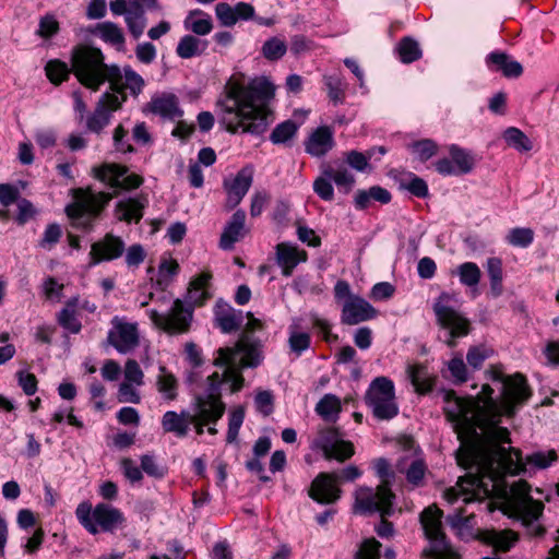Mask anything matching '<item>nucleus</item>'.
Instances as JSON below:
<instances>
[{"instance_id": "f257e3e1", "label": "nucleus", "mask_w": 559, "mask_h": 559, "mask_svg": "<svg viewBox=\"0 0 559 559\" xmlns=\"http://www.w3.org/2000/svg\"><path fill=\"white\" fill-rule=\"evenodd\" d=\"M487 399L481 404L480 399L457 397L454 391L443 393L444 400H453L452 407H445L448 419L461 441L456 451L457 464L478 462L480 468L493 475H499V462L510 468L512 461L506 455L503 443H511L510 432L498 424L502 411L491 397L493 390L489 384L483 385Z\"/></svg>"}, {"instance_id": "f03ea898", "label": "nucleus", "mask_w": 559, "mask_h": 559, "mask_svg": "<svg viewBox=\"0 0 559 559\" xmlns=\"http://www.w3.org/2000/svg\"><path fill=\"white\" fill-rule=\"evenodd\" d=\"M274 86L266 79H254L248 85L229 80L224 88L219 122L230 133L261 134L269 126L272 111L267 103L274 97Z\"/></svg>"}, {"instance_id": "7ed1b4c3", "label": "nucleus", "mask_w": 559, "mask_h": 559, "mask_svg": "<svg viewBox=\"0 0 559 559\" xmlns=\"http://www.w3.org/2000/svg\"><path fill=\"white\" fill-rule=\"evenodd\" d=\"M93 175L99 181L116 190L110 192H95L91 187L72 190L73 202L66 207L72 226L85 231L94 227V222L100 216L109 201L118 195V190L136 189L143 183V178L136 174H129L126 166L115 163H103L93 168Z\"/></svg>"}, {"instance_id": "20e7f679", "label": "nucleus", "mask_w": 559, "mask_h": 559, "mask_svg": "<svg viewBox=\"0 0 559 559\" xmlns=\"http://www.w3.org/2000/svg\"><path fill=\"white\" fill-rule=\"evenodd\" d=\"M503 449L506 451V455H509L512 461V465L510 466V468L507 467V464L504 465L499 462V475H497V477H493V475H490L489 473L480 468L478 462H466L465 464L460 465L465 469L475 468V472H469L465 476L460 477L459 484L466 483L469 486L481 491L484 495L490 496V493L497 489L499 484L503 483V479L508 473L519 475L525 472V464H532L538 468H546L557 460V453L555 450H549L547 453H532L527 455L525 462H523L520 450L514 448Z\"/></svg>"}, {"instance_id": "39448f33", "label": "nucleus", "mask_w": 559, "mask_h": 559, "mask_svg": "<svg viewBox=\"0 0 559 559\" xmlns=\"http://www.w3.org/2000/svg\"><path fill=\"white\" fill-rule=\"evenodd\" d=\"M71 70L82 85L95 92L108 79L120 76L118 66H107L100 49L87 45H78L73 48Z\"/></svg>"}, {"instance_id": "423d86ee", "label": "nucleus", "mask_w": 559, "mask_h": 559, "mask_svg": "<svg viewBox=\"0 0 559 559\" xmlns=\"http://www.w3.org/2000/svg\"><path fill=\"white\" fill-rule=\"evenodd\" d=\"M394 498L395 495L389 493L385 487L380 489L378 495L373 493V489L369 487H359L355 491L354 511L361 514L379 512L381 522L376 527V532L380 537L388 538L394 534L393 524L386 520L393 513Z\"/></svg>"}, {"instance_id": "0eeeda50", "label": "nucleus", "mask_w": 559, "mask_h": 559, "mask_svg": "<svg viewBox=\"0 0 559 559\" xmlns=\"http://www.w3.org/2000/svg\"><path fill=\"white\" fill-rule=\"evenodd\" d=\"M442 510L436 504L424 509L420 523L425 536L432 542V547L423 551V557L430 559H459V554L451 547L442 531Z\"/></svg>"}, {"instance_id": "6e6552de", "label": "nucleus", "mask_w": 559, "mask_h": 559, "mask_svg": "<svg viewBox=\"0 0 559 559\" xmlns=\"http://www.w3.org/2000/svg\"><path fill=\"white\" fill-rule=\"evenodd\" d=\"M361 475L359 468L349 465L337 473H320L312 481L309 496L319 503H334L342 490L336 486L342 481H353Z\"/></svg>"}, {"instance_id": "1a4fd4ad", "label": "nucleus", "mask_w": 559, "mask_h": 559, "mask_svg": "<svg viewBox=\"0 0 559 559\" xmlns=\"http://www.w3.org/2000/svg\"><path fill=\"white\" fill-rule=\"evenodd\" d=\"M365 401L378 419L386 420L397 415L399 407L395 403L394 385L385 377H378L371 382Z\"/></svg>"}, {"instance_id": "9d476101", "label": "nucleus", "mask_w": 559, "mask_h": 559, "mask_svg": "<svg viewBox=\"0 0 559 559\" xmlns=\"http://www.w3.org/2000/svg\"><path fill=\"white\" fill-rule=\"evenodd\" d=\"M209 388L205 394L194 397L192 415L207 424L214 425L225 413L226 405L221 396V380L218 372L207 377Z\"/></svg>"}, {"instance_id": "9b49d317", "label": "nucleus", "mask_w": 559, "mask_h": 559, "mask_svg": "<svg viewBox=\"0 0 559 559\" xmlns=\"http://www.w3.org/2000/svg\"><path fill=\"white\" fill-rule=\"evenodd\" d=\"M491 379L502 383L501 408L508 416H512L518 405L523 404L531 396L526 379L521 373L504 376L500 370L491 368Z\"/></svg>"}, {"instance_id": "f8f14e48", "label": "nucleus", "mask_w": 559, "mask_h": 559, "mask_svg": "<svg viewBox=\"0 0 559 559\" xmlns=\"http://www.w3.org/2000/svg\"><path fill=\"white\" fill-rule=\"evenodd\" d=\"M261 348L262 344L259 340H255L248 334H242L235 347H225L217 350L218 357L214 360V365L223 367L227 362L236 364L237 355L242 353L243 356L240 359V367L254 368L259 366L263 359Z\"/></svg>"}, {"instance_id": "ddd939ff", "label": "nucleus", "mask_w": 559, "mask_h": 559, "mask_svg": "<svg viewBox=\"0 0 559 559\" xmlns=\"http://www.w3.org/2000/svg\"><path fill=\"white\" fill-rule=\"evenodd\" d=\"M453 296L442 293L433 304V312L437 323L441 329L449 332L451 336H466L471 332V322L459 311L451 307Z\"/></svg>"}, {"instance_id": "4468645a", "label": "nucleus", "mask_w": 559, "mask_h": 559, "mask_svg": "<svg viewBox=\"0 0 559 559\" xmlns=\"http://www.w3.org/2000/svg\"><path fill=\"white\" fill-rule=\"evenodd\" d=\"M150 318L156 328L168 334H181L189 331L192 309L186 308L181 299H176L167 314L151 310Z\"/></svg>"}, {"instance_id": "2eb2a0df", "label": "nucleus", "mask_w": 559, "mask_h": 559, "mask_svg": "<svg viewBox=\"0 0 559 559\" xmlns=\"http://www.w3.org/2000/svg\"><path fill=\"white\" fill-rule=\"evenodd\" d=\"M313 445L323 452L326 460L335 459L338 462H344L355 453L353 443L343 440L342 433L336 428L320 430Z\"/></svg>"}, {"instance_id": "dca6fc26", "label": "nucleus", "mask_w": 559, "mask_h": 559, "mask_svg": "<svg viewBox=\"0 0 559 559\" xmlns=\"http://www.w3.org/2000/svg\"><path fill=\"white\" fill-rule=\"evenodd\" d=\"M531 486L525 480H520L511 486L509 504L514 512L522 515L525 520H537L544 510L540 501L534 500L530 496Z\"/></svg>"}, {"instance_id": "f3484780", "label": "nucleus", "mask_w": 559, "mask_h": 559, "mask_svg": "<svg viewBox=\"0 0 559 559\" xmlns=\"http://www.w3.org/2000/svg\"><path fill=\"white\" fill-rule=\"evenodd\" d=\"M123 102H126V96L119 98L117 95L108 92L103 94L93 114L87 117V130L99 133L109 123L111 112L120 109Z\"/></svg>"}, {"instance_id": "a211bd4d", "label": "nucleus", "mask_w": 559, "mask_h": 559, "mask_svg": "<svg viewBox=\"0 0 559 559\" xmlns=\"http://www.w3.org/2000/svg\"><path fill=\"white\" fill-rule=\"evenodd\" d=\"M108 344L119 353L126 354L139 345V333L135 324L122 322L118 318L112 320V329L108 333Z\"/></svg>"}, {"instance_id": "6ab92c4d", "label": "nucleus", "mask_w": 559, "mask_h": 559, "mask_svg": "<svg viewBox=\"0 0 559 559\" xmlns=\"http://www.w3.org/2000/svg\"><path fill=\"white\" fill-rule=\"evenodd\" d=\"M253 181V167L245 166L241 168L231 181L225 180L224 188L227 193V210L235 209L249 191Z\"/></svg>"}, {"instance_id": "aec40b11", "label": "nucleus", "mask_w": 559, "mask_h": 559, "mask_svg": "<svg viewBox=\"0 0 559 559\" xmlns=\"http://www.w3.org/2000/svg\"><path fill=\"white\" fill-rule=\"evenodd\" d=\"M123 251V240L112 234H107L103 239L92 245L90 252L91 264L117 259L122 255Z\"/></svg>"}, {"instance_id": "412c9836", "label": "nucleus", "mask_w": 559, "mask_h": 559, "mask_svg": "<svg viewBox=\"0 0 559 559\" xmlns=\"http://www.w3.org/2000/svg\"><path fill=\"white\" fill-rule=\"evenodd\" d=\"M376 313V309L365 299L358 296L349 297L343 306L342 322L348 325H355L372 319Z\"/></svg>"}, {"instance_id": "4be33fe9", "label": "nucleus", "mask_w": 559, "mask_h": 559, "mask_svg": "<svg viewBox=\"0 0 559 559\" xmlns=\"http://www.w3.org/2000/svg\"><path fill=\"white\" fill-rule=\"evenodd\" d=\"M147 203V197L144 194H141L138 198L121 200L116 204L115 215L120 222L130 223L134 221L135 223H139L143 217V210Z\"/></svg>"}, {"instance_id": "5701e85b", "label": "nucleus", "mask_w": 559, "mask_h": 559, "mask_svg": "<svg viewBox=\"0 0 559 559\" xmlns=\"http://www.w3.org/2000/svg\"><path fill=\"white\" fill-rule=\"evenodd\" d=\"M123 72V75L120 72V76L117 79H108L112 94H120L122 98L127 97L126 90H130L133 96H138L144 86V80L130 68H124Z\"/></svg>"}, {"instance_id": "b1692460", "label": "nucleus", "mask_w": 559, "mask_h": 559, "mask_svg": "<svg viewBox=\"0 0 559 559\" xmlns=\"http://www.w3.org/2000/svg\"><path fill=\"white\" fill-rule=\"evenodd\" d=\"M334 145L333 132L326 127H320L314 130L306 142L307 153L313 156L325 155Z\"/></svg>"}, {"instance_id": "393cba45", "label": "nucleus", "mask_w": 559, "mask_h": 559, "mask_svg": "<svg viewBox=\"0 0 559 559\" xmlns=\"http://www.w3.org/2000/svg\"><path fill=\"white\" fill-rule=\"evenodd\" d=\"M147 107L150 111L164 118L175 119L182 116L177 96L170 93L152 98Z\"/></svg>"}, {"instance_id": "a878e982", "label": "nucleus", "mask_w": 559, "mask_h": 559, "mask_svg": "<svg viewBox=\"0 0 559 559\" xmlns=\"http://www.w3.org/2000/svg\"><path fill=\"white\" fill-rule=\"evenodd\" d=\"M246 213L242 210L236 211L226 227L224 228L219 246L224 250H230L234 243L242 236L245 229Z\"/></svg>"}, {"instance_id": "bb28decb", "label": "nucleus", "mask_w": 559, "mask_h": 559, "mask_svg": "<svg viewBox=\"0 0 559 559\" xmlns=\"http://www.w3.org/2000/svg\"><path fill=\"white\" fill-rule=\"evenodd\" d=\"M189 412H181L180 414L168 411L164 414L162 419V426L165 432H173L177 437L182 438L188 435L190 427Z\"/></svg>"}, {"instance_id": "cd10ccee", "label": "nucleus", "mask_w": 559, "mask_h": 559, "mask_svg": "<svg viewBox=\"0 0 559 559\" xmlns=\"http://www.w3.org/2000/svg\"><path fill=\"white\" fill-rule=\"evenodd\" d=\"M486 62L489 67H495L496 71L500 70L507 78H518L523 72L521 63L511 60L506 52H491L487 56Z\"/></svg>"}, {"instance_id": "c85d7f7f", "label": "nucleus", "mask_w": 559, "mask_h": 559, "mask_svg": "<svg viewBox=\"0 0 559 559\" xmlns=\"http://www.w3.org/2000/svg\"><path fill=\"white\" fill-rule=\"evenodd\" d=\"M93 519L104 531H111L123 521L121 512L106 503H99L95 507Z\"/></svg>"}, {"instance_id": "c756f323", "label": "nucleus", "mask_w": 559, "mask_h": 559, "mask_svg": "<svg viewBox=\"0 0 559 559\" xmlns=\"http://www.w3.org/2000/svg\"><path fill=\"white\" fill-rule=\"evenodd\" d=\"M277 261L283 267V274L290 276L295 266L306 260V252H298L296 248L280 243L276 247Z\"/></svg>"}, {"instance_id": "7c9ffc66", "label": "nucleus", "mask_w": 559, "mask_h": 559, "mask_svg": "<svg viewBox=\"0 0 559 559\" xmlns=\"http://www.w3.org/2000/svg\"><path fill=\"white\" fill-rule=\"evenodd\" d=\"M407 373L416 392L424 394L432 389L435 378L429 374L427 368L424 365L409 366Z\"/></svg>"}, {"instance_id": "2f4dec72", "label": "nucleus", "mask_w": 559, "mask_h": 559, "mask_svg": "<svg viewBox=\"0 0 559 559\" xmlns=\"http://www.w3.org/2000/svg\"><path fill=\"white\" fill-rule=\"evenodd\" d=\"M212 275L203 272L194 278L188 288L186 301L191 306H201L209 298V294L204 290Z\"/></svg>"}, {"instance_id": "473e14b6", "label": "nucleus", "mask_w": 559, "mask_h": 559, "mask_svg": "<svg viewBox=\"0 0 559 559\" xmlns=\"http://www.w3.org/2000/svg\"><path fill=\"white\" fill-rule=\"evenodd\" d=\"M518 536L510 530L506 531H486L483 534V540L497 550L507 551L516 542Z\"/></svg>"}, {"instance_id": "72a5a7b5", "label": "nucleus", "mask_w": 559, "mask_h": 559, "mask_svg": "<svg viewBox=\"0 0 559 559\" xmlns=\"http://www.w3.org/2000/svg\"><path fill=\"white\" fill-rule=\"evenodd\" d=\"M341 411V401L334 394H325L316 405V412L326 421H335Z\"/></svg>"}, {"instance_id": "f704fd0d", "label": "nucleus", "mask_w": 559, "mask_h": 559, "mask_svg": "<svg viewBox=\"0 0 559 559\" xmlns=\"http://www.w3.org/2000/svg\"><path fill=\"white\" fill-rule=\"evenodd\" d=\"M206 48V43L192 35L183 36L178 46L177 55L182 59L200 56Z\"/></svg>"}, {"instance_id": "c9c22d12", "label": "nucleus", "mask_w": 559, "mask_h": 559, "mask_svg": "<svg viewBox=\"0 0 559 559\" xmlns=\"http://www.w3.org/2000/svg\"><path fill=\"white\" fill-rule=\"evenodd\" d=\"M487 273L490 280V290L493 297H498L503 292L502 286V262L499 258H489L487 260Z\"/></svg>"}, {"instance_id": "e433bc0d", "label": "nucleus", "mask_w": 559, "mask_h": 559, "mask_svg": "<svg viewBox=\"0 0 559 559\" xmlns=\"http://www.w3.org/2000/svg\"><path fill=\"white\" fill-rule=\"evenodd\" d=\"M45 72L53 85H60L67 81L72 72L68 64L59 59L49 60L45 66Z\"/></svg>"}, {"instance_id": "4c0bfd02", "label": "nucleus", "mask_w": 559, "mask_h": 559, "mask_svg": "<svg viewBox=\"0 0 559 559\" xmlns=\"http://www.w3.org/2000/svg\"><path fill=\"white\" fill-rule=\"evenodd\" d=\"M76 302H78L76 298L69 301L67 304V307L63 308L60 311V313L58 314L59 324L63 329L70 331L71 333H79L81 330V322L78 320L76 314H75Z\"/></svg>"}, {"instance_id": "58836bf2", "label": "nucleus", "mask_w": 559, "mask_h": 559, "mask_svg": "<svg viewBox=\"0 0 559 559\" xmlns=\"http://www.w3.org/2000/svg\"><path fill=\"white\" fill-rule=\"evenodd\" d=\"M503 139L507 144L514 147L520 152H528L532 150L533 144L527 135L518 128L510 127L503 133Z\"/></svg>"}, {"instance_id": "ea45409f", "label": "nucleus", "mask_w": 559, "mask_h": 559, "mask_svg": "<svg viewBox=\"0 0 559 559\" xmlns=\"http://www.w3.org/2000/svg\"><path fill=\"white\" fill-rule=\"evenodd\" d=\"M449 152L453 163L459 168V173L468 174L473 170L475 159L467 151L459 147L457 145H451Z\"/></svg>"}, {"instance_id": "a19ab883", "label": "nucleus", "mask_w": 559, "mask_h": 559, "mask_svg": "<svg viewBox=\"0 0 559 559\" xmlns=\"http://www.w3.org/2000/svg\"><path fill=\"white\" fill-rule=\"evenodd\" d=\"M201 15H204V13L201 10L191 11L185 21V25L188 29L192 31L194 34L203 36V35L209 34L212 31L213 24L209 16L205 19L193 20L194 16H201Z\"/></svg>"}, {"instance_id": "79ce46f5", "label": "nucleus", "mask_w": 559, "mask_h": 559, "mask_svg": "<svg viewBox=\"0 0 559 559\" xmlns=\"http://www.w3.org/2000/svg\"><path fill=\"white\" fill-rule=\"evenodd\" d=\"M297 129L298 126L295 121L286 120L275 127L270 134V140L274 144H285L295 136Z\"/></svg>"}, {"instance_id": "37998d69", "label": "nucleus", "mask_w": 559, "mask_h": 559, "mask_svg": "<svg viewBox=\"0 0 559 559\" xmlns=\"http://www.w3.org/2000/svg\"><path fill=\"white\" fill-rule=\"evenodd\" d=\"M397 52L404 63H411L421 57L418 43L411 37H405L400 41Z\"/></svg>"}, {"instance_id": "c03bdc74", "label": "nucleus", "mask_w": 559, "mask_h": 559, "mask_svg": "<svg viewBox=\"0 0 559 559\" xmlns=\"http://www.w3.org/2000/svg\"><path fill=\"white\" fill-rule=\"evenodd\" d=\"M456 272L461 283L465 286H476L480 281L481 272L476 263L465 262L459 265Z\"/></svg>"}, {"instance_id": "a18cd8bd", "label": "nucleus", "mask_w": 559, "mask_h": 559, "mask_svg": "<svg viewBox=\"0 0 559 559\" xmlns=\"http://www.w3.org/2000/svg\"><path fill=\"white\" fill-rule=\"evenodd\" d=\"M323 175L331 178L338 187L345 188V192H348L355 182L354 176L344 167L334 169L326 166L323 169Z\"/></svg>"}, {"instance_id": "49530a36", "label": "nucleus", "mask_w": 559, "mask_h": 559, "mask_svg": "<svg viewBox=\"0 0 559 559\" xmlns=\"http://www.w3.org/2000/svg\"><path fill=\"white\" fill-rule=\"evenodd\" d=\"M162 374L157 378L158 391L165 394V397L173 401L177 396V380L174 374L166 372L165 367H160Z\"/></svg>"}, {"instance_id": "de8ad7c7", "label": "nucleus", "mask_w": 559, "mask_h": 559, "mask_svg": "<svg viewBox=\"0 0 559 559\" xmlns=\"http://www.w3.org/2000/svg\"><path fill=\"white\" fill-rule=\"evenodd\" d=\"M96 31L100 34L105 41L112 45H122L124 37L121 29L111 22H104L96 25Z\"/></svg>"}, {"instance_id": "09e8293b", "label": "nucleus", "mask_w": 559, "mask_h": 559, "mask_svg": "<svg viewBox=\"0 0 559 559\" xmlns=\"http://www.w3.org/2000/svg\"><path fill=\"white\" fill-rule=\"evenodd\" d=\"M377 474L381 477V484L373 490V493H379L380 489L385 487L389 493H393L391 490V483L394 478V473L390 471V464L385 459H378L374 463Z\"/></svg>"}, {"instance_id": "8fccbe9b", "label": "nucleus", "mask_w": 559, "mask_h": 559, "mask_svg": "<svg viewBox=\"0 0 559 559\" xmlns=\"http://www.w3.org/2000/svg\"><path fill=\"white\" fill-rule=\"evenodd\" d=\"M381 546L374 537L366 538L356 551L355 559H379Z\"/></svg>"}, {"instance_id": "3c124183", "label": "nucleus", "mask_w": 559, "mask_h": 559, "mask_svg": "<svg viewBox=\"0 0 559 559\" xmlns=\"http://www.w3.org/2000/svg\"><path fill=\"white\" fill-rule=\"evenodd\" d=\"M245 419V408L243 406H237L230 412V418L228 424V431L226 441L228 443H233L237 440L239 429Z\"/></svg>"}, {"instance_id": "603ef678", "label": "nucleus", "mask_w": 559, "mask_h": 559, "mask_svg": "<svg viewBox=\"0 0 559 559\" xmlns=\"http://www.w3.org/2000/svg\"><path fill=\"white\" fill-rule=\"evenodd\" d=\"M287 50L286 44L277 37L266 40L262 47V53L267 60L274 61L282 58Z\"/></svg>"}, {"instance_id": "864d4df0", "label": "nucleus", "mask_w": 559, "mask_h": 559, "mask_svg": "<svg viewBox=\"0 0 559 559\" xmlns=\"http://www.w3.org/2000/svg\"><path fill=\"white\" fill-rule=\"evenodd\" d=\"M216 322L224 333H230L237 330L241 323L231 308L227 309L225 312H217Z\"/></svg>"}, {"instance_id": "5fc2aeb1", "label": "nucleus", "mask_w": 559, "mask_h": 559, "mask_svg": "<svg viewBox=\"0 0 559 559\" xmlns=\"http://www.w3.org/2000/svg\"><path fill=\"white\" fill-rule=\"evenodd\" d=\"M76 516L83 526L92 534H97L98 530L93 522L92 506L88 502H82L76 508Z\"/></svg>"}, {"instance_id": "6e6d98bb", "label": "nucleus", "mask_w": 559, "mask_h": 559, "mask_svg": "<svg viewBox=\"0 0 559 559\" xmlns=\"http://www.w3.org/2000/svg\"><path fill=\"white\" fill-rule=\"evenodd\" d=\"M531 228H513L508 235V241L515 247H527L533 241Z\"/></svg>"}, {"instance_id": "4d7b16f0", "label": "nucleus", "mask_w": 559, "mask_h": 559, "mask_svg": "<svg viewBox=\"0 0 559 559\" xmlns=\"http://www.w3.org/2000/svg\"><path fill=\"white\" fill-rule=\"evenodd\" d=\"M59 22L55 16L47 14L39 20L37 35L44 39H49L59 32Z\"/></svg>"}, {"instance_id": "13d9d810", "label": "nucleus", "mask_w": 559, "mask_h": 559, "mask_svg": "<svg viewBox=\"0 0 559 559\" xmlns=\"http://www.w3.org/2000/svg\"><path fill=\"white\" fill-rule=\"evenodd\" d=\"M413 150L418 154L420 160L426 162L432 157L438 150V145L429 139L420 140L413 143Z\"/></svg>"}, {"instance_id": "bf43d9fd", "label": "nucleus", "mask_w": 559, "mask_h": 559, "mask_svg": "<svg viewBox=\"0 0 559 559\" xmlns=\"http://www.w3.org/2000/svg\"><path fill=\"white\" fill-rule=\"evenodd\" d=\"M331 180V178L322 174V176L318 177L313 182V190L322 200L331 201L334 197Z\"/></svg>"}, {"instance_id": "052dcab7", "label": "nucleus", "mask_w": 559, "mask_h": 559, "mask_svg": "<svg viewBox=\"0 0 559 559\" xmlns=\"http://www.w3.org/2000/svg\"><path fill=\"white\" fill-rule=\"evenodd\" d=\"M215 13L224 26H233L237 22V15L235 14L234 8L226 2L217 3L215 7Z\"/></svg>"}, {"instance_id": "680f3d73", "label": "nucleus", "mask_w": 559, "mask_h": 559, "mask_svg": "<svg viewBox=\"0 0 559 559\" xmlns=\"http://www.w3.org/2000/svg\"><path fill=\"white\" fill-rule=\"evenodd\" d=\"M225 366L227 368L224 371L223 377L219 376L221 384L223 383V381L231 380V391L238 392L242 388L245 379L241 374L237 372L236 364L227 362Z\"/></svg>"}, {"instance_id": "e2e57ef3", "label": "nucleus", "mask_w": 559, "mask_h": 559, "mask_svg": "<svg viewBox=\"0 0 559 559\" xmlns=\"http://www.w3.org/2000/svg\"><path fill=\"white\" fill-rule=\"evenodd\" d=\"M449 371L455 383H463L467 380V370L462 357H454L448 362Z\"/></svg>"}, {"instance_id": "0e129e2a", "label": "nucleus", "mask_w": 559, "mask_h": 559, "mask_svg": "<svg viewBox=\"0 0 559 559\" xmlns=\"http://www.w3.org/2000/svg\"><path fill=\"white\" fill-rule=\"evenodd\" d=\"M325 85L329 92V97L334 103H341L344 99V90L342 87L341 79L337 76H325Z\"/></svg>"}, {"instance_id": "69168bd1", "label": "nucleus", "mask_w": 559, "mask_h": 559, "mask_svg": "<svg viewBox=\"0 0 559 559\" xmlns=\"http://www.w3.org/2000/svg\"><path fill=\"white\" fill-rule=\"evenodd\" d=\"M141 468L148 476H152L155 478H162L166 473V469L164 467L159 466L152 455H147V454H145L141 457Z\"/></svg>"}, {"instance_id": "338daca9", "label": "nucleus", "mask_w": 559, "mask_h": 559, "mask_svg": "<svg viewBox=\"0 0 559 559\" xmlns=\"http://www.w3.org/2000/svg\"><path fill=\"white\" fill-rule=\"evenodd\" d=\"M488 356L489 350L485 346H473L468 349L466 359L469 366L478 369Z\"/></svg>"}, {"instance_id": "774afa93", "label": "nucleus", "mask_w": 559, "mask_h": 559, "mask_svg": "<svg viewBox=\"0 0 559 559\" xmlns=\"http://www.w3.org/2000/svg\"><path fill=\"white\" fill-rule=\"evenodd\" d=\"M257 409L264 416H269L273 412V395L270 391H259L254 399Z\"/></svg>"}]
</instances>
